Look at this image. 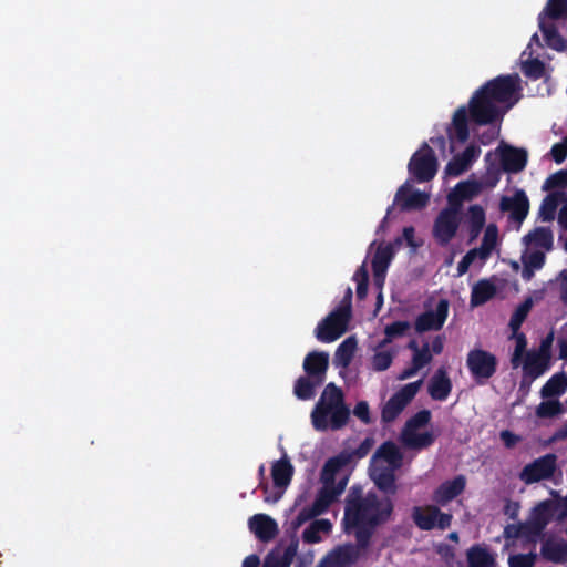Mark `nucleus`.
<instances>
[{
  "mask_svg": "<svg viewBox=\"0 0 567 567\" xmlns=\"http://www.w3.org/2000/svg\"><path fill=\"white\" fill-rule=\"evenodd\" d=\"M538 27L548 48L558 52L567 50V40L559 33L554 21L538 19Z\"/></svg>",
  "mask_w": 567,
  "mask_h": 567,
  "instance_id": "27",
  "label": "nucleus"
},
{
  "mask_svg": "<svg viewBox=\"0 0 567 567\" xmlns=\"http://www.w3.org/2000/svg\"><path fill=\"white\" fill-rule=\"evenodd\" d=\"M468 567H494L495 558L480 545H474L467 550Z\"/></svg>",
  "mask_w": 567,
  "mask_h": 567,
  "instance_id": "38",
  "label": "nucleus"
},
{
  "mask_svg": "<svg viewBox=\"0 0 567 567\" xmlns=\"http://www.w3.org/2000/svg\"><path fill=\"white\" fill-rule=\"evenodd\" d=\"M564 413V405L558 399H545L535 411L538 419H553Z\"/></svg>",
  "mask_w": 567,
  "mask_h": 567,
  "instance_id": "42",
  "label": "nucleus"
},
{
  "mask_svg": "<svg viewBox=\"0 0 567 567\" xmlns=\"http://www.w3.org/2000/svg\"><path fill=\"white\" fill-rule=\"evenodd\" d=\"M357 339L351 336L344 339L337 348L334 353V364L341 368H348L357 350Z\"/></svg>",
  "mask_w": 567,
  "mask_h": 567,
  "instance_id": "36",
  "label": "nucleus"
},
{
  "mask_svg": "<svg viewBox=\"0 0 567 567\" xmlns=\"http://www.w3.org/2000/svg\"><path fill=\"white\" fill-rule=\"evenodd\" d=\"M449 315V301L440 299L434 310H426L417 316L414 322L416 332L423 333L431 330H440Z\"/></svg>",
  "mask_w": 567,
  "mask_h": 567,
  "instance_id": "13",
  "label": "nucleus"
},
{
  "mask_svg": "<svg viewBox=\"0 0 567 567\" xmlns=\"http://www.w3.org/2000/svg\"><path fill=\"white\" fill-rule=\"evenodd\" d=\"M481 192V184L476 181H463L455 185L451 192L463 200H471Z\"/></svg>",
  "mask_w": 567,
  "mask_h": 567,
  "instance_id": "45",
  "label": "nucleus"
},
{
  "mask_svg": "<svg viewBox=\"0 0 567 567\" xmlns=\"http://www.w3.org/2000/svg\"><path fill=\"white\" fill-rule=\"evenodd\" d=\"M297 551H298V540L293 539L286 547V549L284 550V554L281 556L278 555V559L282 563L284 567H289L292 564L293 558L297 555Z\"/></svg>",
  "mask_w": 567,
  "mask_h": 567,
  "instance_id": "58",
  "label": "nucleus"
},
{
  "mask_svg": "<svg viewBox=\"0 0 567 567\" xmlns=\"http://www.w3.org/2000/svg\"><path fill=\"white\" fill-rule=\"evenodd\" d=\"M348 484V477L344 476L337 483V486L322 484L311 506L306 507L313 517L326 513L330 505L340 496Z\"/></svg>",
  "mask_w": 567,
  "mask_h": 567,
  "instance_id": "15",
  "label": "nucleus"
},
{
  "mask_svg": "<svg viewBox=\"0 0 567 567\" xmlns=\"http://www.w3.org/2000/svg\"><path fill=\"white\" fill-rule=\"evenodd\" d=\"M550 154L553 159L560 164L563 163L567 157V135L563 138L560 143H556L553 145L550 150Z\"/></svg>",
  "mask_w": 567,
  "mask_h": 567,
  "instance_id": "59",
  "label": "nucleus"
},
{
  "mask_svg": "<svg viewBox=\"0 0 567 567\" xmlns=\"http://www.w3.org/2000/svg\"><path fill=\"white\" fill-rule=\"evenodd\" d=\"M486 221L485 210L481 205H471L467 210V219L465 224L484 228Z\"/></svg>",
  "mask_w": 567,
  "mask_h": 567,
  "instance_id": "53",
  "label": "nucleus"
},
{
  "mask_svg": "<svg viewBox=\"0 0 567 567\" xmlns=\"http://www.w3.org/2000/svg\"><path fill=\"white\" fill-rule=\"evenodd\" d=\"M313 518V514L303 507L298 515L290 522L289 529L291 532H297L306 522Z\"/></svg>",
  "mask_w": 567,
  "mask_h": 567,
  "instance_id": "62",
  "label": "nucleus"
},
{
  "mask_svg": "<svg viewBox=\"0 0 567 567\" xmlns=\"http://www.w3.org/2000/svg\"><path fill=\"white\" fill-rule=\"evenodd\" d=\"M348 309H334L323 318L315 330L316 338L323 343L339 339L348 329L350 321Z\"/></svg>",
  "mask_w": 567,
  "mask_h": 567,
  "instance_id": "6",
  "label": "nucleus"
},
{
  "mask_svg": "<svg viewBox=\"0 0 567 567\" xmlns=\"http://www.w3.org/2000/svg\"><path fill=\"white\" fill-rule=\"evenodd\" d=\"M402 442L410 449L421 450L431 446L435 437L431 432L417 433L414 432H402Z\"/></svg>",
  "mask_w": 567,
  "mask_h": 567,
  "instance_id": "40",
  "label": "nucleus"
},
{
  "mask_svg": "<svg viewBox=\"0 0 567 567\" xmlns=\"http://www.w3.org/2000/svg\"><path fill=\"white\" fill-rule=\"evenodd\" d=\"M563 200H567V193L555 190L549 193L543 199L539 207V217L544 221H551L555 219L557 208Z\"/></svg>",
  "mask_w": 567,
  "mask_h": 567,
  "instance_id": "33",
  "label": "nucleus"
},
{
  "mask_svg": "<svg viewBox=\"0 0 567 567\" xmlns=\"http://www.w3.org/2000/svg\"><path fill=\"white\" fill-rule=\"evenodd\" d=\"M391 497H379L374 492L362 495L360 486L353 485L344 501L343 530L353 534L358 547L368 549L377 528L385 524L393 513Z\"/></svg>",
  "mask_w": 567,
  "mask_h": 567,
  "instance_id": "1",
  "label": "nucleus"
},
{
  "mask_svg": "<svg viewBox=\"0 0 567 567\" xmlns=\"http://www.w3.org/2000/svg\"><path fill=\"white\" fill-rule=\"evenodd\" d=\"M351 462L352 454H349L348 451H342L338 455L328 458L321 471L322 484L337 486L336 475L342 467L347 466Z\"/></svg>",
  "mask_w": 567,
  "mask_h": 567,
  "instance_id": "26",
  "label": "nucleus"
},
{
  "mask_svg": "<svg viewBox=\"0 0 567 567\" xmlns=\"http://www.w3.org/2000/svg\"><path fill=\"white\" fill-rule=\"evenodd\" d=\"M411 176L419 183L430 182L437 172V159L434 151L426 142L417 150L408 164Z\"/></svg>",
  "mask_w": 567,
  "mask_h": 567,
  "instance_id": "4",
  "label": "nucleus"
},
{
  "mask_svg": "<svg viewBox=\"0 0 567 567\" xmlns=\"http://www.w3.org/2000/svg\"><path fill=\"white\" fill-rule=\"evenodd\" d=\"M496 151L499 154V161L504 172L516 174L524 171L526 167L528 154L525 148H518L502 143Z\"/></svg>",
  "mask_w": 567,
  "mask_h": 567,
  "instance_id": "19",
  "label": "nucleus"
},
{
  "mask_svg": "<svg viewBox=\"0 0 567 567\" xmlns=\"http://www.w3.org/2000/svg\"><path fill=\"white\" fill-rule=\"evenodd\" d=\"M461 218H456L450 210H441L433 225V237L440 246H446L456 235Z\"/></svg>",
  "mask_w": 567,
  "mask_h": 567,
  "instance_id": "18",
  "label": "nucleus"
},
{
  "mask_svg": "<svg viewBox=\"0 0 567 567\" xmlns=\"http://www.w3.org/2000/svg\"><path fill=\"white\" fill-rule=\"evenodd\" d=\"M524 240L528 246L544 248L546 250L553 249L554 245L553 231L548 227L534 228L524 237Z\"/></svg>",
  "mask_w": 567,
  "mask_h": 567,
  "instance_id": "35",
  "label": "nucleus"
},
{
  "mask_svg": "<svg viewBox=\"0 0 567 567\" xmlns=\"http://www.w3.org/2000/svg\"><path fill=\"white\" fill-rule=\"evenodd\" d=\"M567 391V373L561 371L553 374L540 389L543 399H557Z\"/></svg>",
  "mask_w": 567,
  "mask_h": 567,
  "instance_id": "32",
  "label": "nucleus"
},
{
  "mask_svg": "<svg viewBox=\"0 0 567 567\" xmlns=\"http://www.w3.org/2000/svg\"><path fill=\"white\" fill-rule=\"evenodd\" d=\"M329 368V354L324 351H311L303 360V370L312 379L326 380V373Z\"/></svg>",
  "mask_w": 567,
  "mask_h": 567,
  "instance_id": "24",
  "label": "nucleus"
},
{
  "mask_svg": "<svg viewBox=\"0 0 567 567\" xmlns=\"http://www.w3.org/2000/svg\"><path fill=\"white\" fill-rule=\"evenodd\" d=\"M353 280L357 281V297L362 300L368 295L369 272L364 265L360 266L353 275Z\"/></svg>",
  "mask_w": 567,
  "mask_h": 567,
  "instance_id": "50",
  "label": "nucleus"
},
{
  "mask_svg": "<svg viewBox=\"0 0 567 567\" xmlns=\"http://www.w3.org/2000/svg\"><path fill=\"white\" fill-rule=\"evenodd\" d=\"M353 414L365 425L372 423L370 406L367 401H359L353 409Z\"/></svg>",
  "mask_w": 567,
  "mask_h": 567,
  "instance_id": "56",
  "label": "nucleus"
},
{
  "mask_svg": "<svg viewBox=\"0 0 567 567\" xmlns=\"http://www.w3.org/2000/svg\"><path fill=\"white\" fill-rule=\"evenodd\" d=\"M463 199H461L458 196L454 195L453 193H449L447 195V207L443 208L442 210H450L452 215L456 218H460L461 208L463 204Z\"/></svg>",
  "mask_w": 567,
  "mask_h": 567,
  "instance_id": "63",
  "label": "nucleus"
},
{
  "mask_svg": "<svg viewBox=\"0 0 567 567\" xmlns=\"http://www.w3.org/2000/svg\"><path fill=\"white\" fill-rule=\"evenodd\" d=\"M467 369L477 384H484L497 370L496 357L483 349H473L467 353Z\"/></svg>",
  "mask_w": 567,
  "mask_h": 567,
  "instance_id": "7",
  "label": "nucleus"
},
{
  "mask_svg": "<svg viewBox=\"0 0 567 567\" xmlns=\"http://www.w3.org/2000/svg\"><path fill=\"white\" fill-rule=\"evenodd\" d=\"M433 359V354L430 350L429 343H424L421 348V350H417L415 353H413L412 357V363L416 365V368H424Z\"/></svg>",
  "mask_w": 567,
  "mask_h": 567,
  "instance_id": "55",
  "label": "nucleus"
},
{
  "mask_svg": "<svg viewBox=\"0 0 567 567\" xmlns=\"http://www.w3.org/2000/svg\"><path fill=\"white\" fill-rule=\"evenodd\" d=\"M409 329L410 323L408 321L399 320L388 324L384 329L385 338L380 343V347L390 343L395 338L403 337Z\"/></svg>",
  "mask_w": 567,
  "mask_h": 567,
  "instance_id": "46",
  "label": "nucleus"
},
{
  "mask_svg": "<svg viewBox=\"0 0 567 567\" xmlns=\"http://www.w3.org/2000/svg\"><path fill=\"white\" fill-rule=\"evenodd\" d=\"M503 536L506 540L522 538L525 543L534 545V539L530 534H528V528L525 522L506 525L504 527Z\"/></svg>",
  "mask_w": 567,
  "mask_h": 567,
  "instance_id": "43",
  "label": "nucleus"
},
{
  "mask_svg": "<svg viewBox=\"0 0 567 567\" xmlns=\"http://www.w3.org/2000/svg\"><path fill=\"white\" fill-rule=\"evenodd\" d=\"M297 551H298V540L293 539L286 547V549L284 550V554L281 556L278 555V559L282 563L284 567H289L292 564L293 558L297 555Z\"/></svg>",
  "mask_w": 567,
  "mask_h": 567,
  "instance_id": "57",
  "label": "nucleus"
},
{
  "mask_svg": "<svg viewBox=\"0 0 567 567\" xmlns=\"http://www.w3.org/2000/svg\"><path fill=\"white\" fill-rule=\"evenodd\" d=\"M557 468V456L547 453L533 462L526 464L519 473V478L530 485L554 476Z\"/></svg>",
  "mask_w": 567,
  "mask_h": 567,
  "instance_id": "10",
  "label": "nucleus"
},
{
  "mask_svg": "<svg viewBox=\"0 0 567 567\" xmlns=\"http://www.w3.org/2000/svg\"><path fill=\"white\" fill-rule=\"evenodd\" d=\"M537 560V554L529 551L527 554H513L508 557V567H534Z\"/></svg>",
  "mask_w": 567,
  "mask_h": 567,
  "instance_id": "51",
  "label": "nucleus"
},
{
  "mask_svg": "<svg viewBox=\"0 0 567 567\" xmlns=\"http://www.w3.org/2000/svg\"><path fill=\"white\" fill-rule=\"evenodd\" d=\"M545 264V254L536 250L530 252L524 260L523 277L529 279L534 269H540Z\"/></svg>",
  "mask_w": 567,
  "mask_h": 567,
  "instance_id": "47",
  "label": "nucleus"
},
{
  "mask_svg": "<svg viewBox=\"0 0 567 567\" xmlns=\"http://www.w3.org/2000/svg\"><path fill=\"white\" fill-rule=\"evenodd\" d=\"M567 187V169H560L549 175L543 185V190Z\"/></svg>",
  "mask_w": 567,
  "mask_h": 567,
  "instance_id": "52",
  "label": "nucleus"
},
{
  "mask_svg": "<svg viewBox=\"0 0 567 567\" xmlns=\"http://www.w3.org/2000/svg\"><path fill=\"white\" fill-rule=\"evenodd\" d=\"M423 384L420 379L403 385L396 391L383 405L381 410V421L383 423H391L402 413L408 404L415 398Z\"/></svg>",
  "mask_w": 567,
  "mask_h": 567,
  "instance_id": "5",
  "label": "nucleus"
},
{
  "mask_svg": "<svg viewBox=\"0 0 567 567\" xmlns=\"http://www.w3.org/2000/svg\"><path fill=\"white\" fill-rule=\"evenodd\" d=\"M320 380L312 379L309 375L299 377L293 386V393L299 400H310L316 394V388L322 385Z\"/></svg>",
  "mask_w": 567,
  "mask_h": 567,
  "instance_id": "37",
  "label": "nucleus"
},
{
  "mask_svg": "<svg viewBox=\"0 0 567 567\" xmlns=\"http://www.w3.org/2000/svg\"><path fill=\"white\" fill-rule=\"evenodd\" d=\"M476 257H480L478 250L476 249H471L463 256L457 265V272L460 276L467 272L470 266L474 262Z\"/></svg>",
  "mask_w": 567,
  "mask_h": 567,
  "instance_id": "60",
  "label": "nucleus"
},
{
  "mask_svg": "<svg viewBox=\"0 0 567 567\" xmlns=\"http://www.w3.org/2000/svg\"><path fill=\"white\" fill-rule=\"evenodd\" d=\"M540 555L547 561L565 564L567 561V542L547 538L542 544Z\"/></svg>",
  "mask_w": 567,
  "mask_h": 567,
  "instance_id": "29",
  "label": "nucleus"
},
{
  "mask_svg": "<svg viewBox=\"0 0 567 567\" xmlns=\"http://www.w3.org/2000/svg\"><path fill=\"white\" fill-rule=\"evenodd\" d=\"M538 19L547 21L567 19V0H547L545 8L538 14Z\"/></svg>",
  "mask_w": 567,
  "mask_h": 567,
  "instance_id": "39",
  "label": "nucleus"
},
{
  "mask_svg": "<svg viewBox=\"0 0 567 567\" xmlns=\"http://www.w3.org/2000/svg\"><path fill=\"white\" fill-rule=\"evenodd\" d=\"M533 306V301L530 298L526 299L524 302H522L513 312L511 319H509V328L513 333H516L519 331L523 322L526 320L530 309Z\"/></svg>",
  "mask_w": 567,
  "mask_h": 567,
  "instance_id": "44",
  "label": "nucleus"
},
{
  "mask_svg": "<svg viewBox=\"0 0 567 567\" xmlns=\"http://www.w3.org/2000/svg\"><path fill=\"white\" fill-rule=\"evenodd\" d=\"M499 209L509 213V219L522 224L529 212V199L524 189H516L513 196H503Z\"/></svg>",
  "mask_w": 567,
  "mask_h": 567,
  "instance_id": "20",
  "label": "nucleus"
},
{
  "mask_svg": "<svg viewBox=\"0 0 567 567\" xmlns=\"http://www.w3.org/2000/svg\"><path fill=\"white\" fill-rule=\"evenodd\" d=\"M302 539L307 544H316L321 540L320 530L317 529L313 522L303 530Z\"/></svg>",
  "mask_w": 567,
  "mask_h": 567,
  "instance_id": "64",
  "label": "nucleus"
},
{
  "mask_svg": "<svg viewBox=\"0 0 567 567\" xmlns=\"http://www.w3.org/2000/svg\"><path fill=\"white\" fill-rule=\"evenodd\" d=\"M429 195L426 193L413 189L409 182L401 185L394 196V204L400 207L402 212L420 210L429 203Z\"/></svg>",
  "mask_w": 567,
  "mask_h": 567,
  "instance_id": "16",
  "label": "nucleus"
},
{
  "mask_svg": "<svg viewBox=\"0 0 567 567\" xmlns=\"http://www.w3.org/2000/svg\"><path fill=\"white\" fill-rule=\"evenodd\" d=\"M496 295V287L486 279L478 280L472 288L470 305L478 307L486 303Z\"/></svg>",
  "mask_w": 567,
  "mask_h": 567,
  "instance_id": "34",
  "label": "nucleus"
},
{
  "mask_svg": "<svg viewBox=\"0 0 567 567\" xmlns=\"http://www.w3.org/2000/svg\"><path fill=\"white\" fill-rule=\"evenodd\" d=\"M393 361V354L390 351H378L372 357V368L374 371L388 370Z\"/></svg>",
  "mask_w": 567,
  "mask_h": 567,
  "instance_id": "54",
  "label": "nucleus"
},
{
  "mask_svg": "<svg viewBox=\"0 0 567 567\" xmlns=\"http://www.w3.org/2000/svg\"><path fill=\"white\" fill-rule=\"evenodd\" d=\"M293 475V466L287 458H281L276 461L271 467V477L276 488H279L280 492H277L274 496L268 495L269 486L266 483H260L259 487L264 491L265 502H277L284 493V489L290 484Z\"/></svg>",
  "mask_w": 567,
  "mask_h": 567,
  "instance_id": "12",
  "label": "nucleus"
},
{
  "mask_svg": "<svg viewBox=\"0 0 567 567\" xmlns=\"http://www.w3.org/2000/svg\"><path fill=\"white\" fill-rule=\"evenodd\" d=\"M395 471L396 468L391 467H375L371 473L375 486L386 494L385 497L394 496L398 492Z\"/></svg>",
  "mask_w": 567,
  "mask_h": 567,
  "instance_id": "28",
  "label": "nucleus"
},
{
  "mask_svg": "<svg viewBox=\"0 0 567 567\" xmlns=\"http://www.w3.org/2000/svg\"><path fill=\"white\" fill-rule=\"evenodd\" d=\"M557 509L558 504L551 499L542 501L530 509L525 523L528 534L534 539V545L544 536V530L554 518Z\"/></svg>",
  "mask_w": 567,
  "mask_h": 567,
  "instance_id": "8",
  "label": "nucleus"
},
{
  "mask_svg": "<svg viewBox=\"0 0 567 567\" xmlns=\"http://www.w3.org/2000/svg\"><path fill=\"white\" fill-rule=\"evenodd\" d=\"M412 519L421 530H432L434 528L444 530L451 526L453 516L452 514L441 512L434 505H427L425 507L414 506Z\"/></svg>",
  "mask_w": 567,
  "mask_h": 567,
  "instance_id": "9",
  "label": "nucleus"
},
{
  "mask_svg": "<svg viewBox=\"0 0 567 567\" xmlns=\"http://www.w3.org/2000/svg\"><path fill=\"white\" fill-rule=\"evenodd\" d=\"M517 90V75H499L491 81H487L480 87V93H485L495 103H508L507 109L512 107L514 102H511L514 93Z\"/></svg>",
  "mask_w": 567,
  "mask_h": 567,
  "instance_id": "11",
  "label": "nucleus"
},
{
  "mask_svg": "<svg viewBox=\"0 0 567 567\" xmlns=\"http://www.w3.org/2000/svg\"><path fill=\"white\" fill-rule=\"evenodd\" d=\"M468 116L477 125L492 124L502 118L503 113L492 99L480 89L474 92L468 105L460 106L453 114L451 126L446 134L451 142L465 143L470 137Z\"/></svg>",
  "mask_w": 567,
  "mask_h": 567,
  "instance_id": "2",
  "label": "nucleus"
},
{
  "mask_svg": "<svg viewBox=\"0 0 567 567\" xmlns=\"http://www.w3.org/2000/svg\"><path fill=\"white\" fill-rule=\"evenodd\" d=\"M498 239V227L496 224H488L485 228L484 236L478 250L480 258L486 259L495 249Z\"/></svg>",
  "mask_w": 567,
  "mask_h": 567,
  "instance_id": "41",
  "label": "nucleus"
},
{
  "mask_svg": "<svg viewBox=\"0 0 567 567\" xmlns=\"http://www.w3.org/2000/svg\"><path fill=\"white\" fill-rule=\"evenodd\" d=\"M481 148L477 145L470 144L465 150L453 156L446 164L445 172L451 176H460L471 168L472 164L480 157Z\"/></svg>",
  "mask_w": 567,
  "mask_h": 567,
  "instance_id": "21",
  "label": "nucleus"
},
{
  "mask_svg": "<svg viewBox=\"0 0 567 567\" xmlns=\"http://www.w3.org/2000/svg\"><path fill=\"white\" fill-rule=\"evenodd\" d=\"M349 419L350 410L342 390L333 382L328 383L311 412L312 426L317 431H338L348 424Z\"/></svg>",
  "mask_w": 567,
  "mask_h": 567,
  "instance_id": "3",
  "label": "nucleus"
},
{
  "mask_svg": "<svg viewBox=\"0 0 567 567\" xmlns=\"http://www.w3.org/2000/svg\"><path fill=\"white\" fill-rule=\"evenodd\" d=\"M466 486L464 475H457L453 480L443 482L433 493V501L440 505H446L449 502L461 495Z\"/></svg>",
  "mask_w": 567,
  "mask_h": 567,
  "instance_id": "23",
  "label": "nucleus"
},
{
  "mask_svg": "<svg viewBox=\"0 0 567 567\" xmlns=\"http://www.w3.org/2000/svg\"><path fill=\"white\" fill-rule=\"evenodd\" d=\"M522 71L526 78L539 80L545 75V63L539 59L527 60L523 62Z\"/></svg>",
  "mask_w": 567,
  "mask_h": 567,
  "instance_id": "49",
  "label": "nucleus"
},
{
  "mask_svg": "<svg viewBox=\"0 0 567 567\" xmlns=\"http://www.w3.org/2000/svg\"><path fill=\"white\" fill-rule=\"evenodd\" d=\"M360 550L363 549L358 547V543L338 546L328 553L316 567H351L359 559Z\"/></svg>",
  "mask_w": 567,
  "mask_h": 567,
  "instance_id": "14",
  "label": "nucleus"
},
{
  "mask_svg": "<svg viewBox=\"0 0 567 567\" xmlns=\"http://www.w3.org/2000/svg\"><path fill=\"white\" fill-rule=\"evenodd\" d=\"M377 458L384 460L391 468L399 470L403 463V454L396 444L392 441L382 443L372 456V462Z\"/></svg>",
  "mask_w": 567,
  "mask_h": 567,
  "instance_id": "31",
  "label": "nucleus"
},
{
  "mask_svg": "<svg viewBox=\"0 0 567 567\" xmlns=\"http://www.w3.org/2000/svg\"><path fill=\"white\" fill-rule=\"evenodd\" d=\"M431 411L426 409L416 412L406 421L402 432H414L420 427L426 426L431 421Z\"/></svg>",
  "mask_w": 567,
  "mask_h": 567,
  "instance_id": "48",
  "label": "nucleus"
},
{
  "mask_svg": "<svg viewBox=\"0 0 567 567\" xmlns=\"http://www.w3.org/2000/svg\"><path fill=\"white\" fill-rule=\"evenodd\" d=\"M402 244V238L398 237L394 239L393 244H388L385 246H379L374 256L372 258V271L374 277V284L380 289L384 285L386 270L394 257V247L393 245L400 246Z\"/></svg>",
  "mask_w": 567,
  "mask_h": 567,
  "instance_id": "17",
  "label": "nucleus"
},
{
  "mask_svg": "<svg viewBox=\"0 0 567 567\" xmlns=\"http://www.w3.org/2000/svg\"><path fill=\"white\" fill-rule=\"evenodd\" d=\"M549 355L534 351L527 352L523 362V372L530 375L532 379H537L549 368Z\"/></svg>",
  "mask_w": 567,
  "mask_h": 567,
  "instance_id": "30",
  "label": "nucleus"
},
{
  "mask_svg": "<svg viewBox=\"0 0 567 567\" xmlns=\"http://www.w3.org/2000/svg\"><path fill=\"white\" fill-rule=\"evenodd\" d=\"M249 529L264 543L272 540L278 534L277 522L267 514H256L249 518Z\"/></svg>",
  "mask_w": 567,
  "mask_h": 567,
  "instance_id": "22",
  "label": "nucleus"
},
{
  "mask_svg": "<svg viewBox=\"0 0 567 567\" xmlns=\"http://www.w3.org/2000/svg\"><path fill=\"white\" fill-rule=\"evenodd\" d=\"M427 391L436 401H445L452 391V381L444 367L439 368L429 381Z\"/></svg>",
  "mask_w": 567,
  "mask_h": 567,
  "instance_id": "25",
  "label": "nucleus"
},
{
  "mask_svg": "<svg viewBox=\"0 0 567 567\" xmlns=\"http://www.w3.org/2000/svg\"><path fill=\"white\" fill-rule=\"evenodd\" d=\"M373 444H374V440L372 437H365L357 449H354L353 451L348 452V453L352 454V458L353 457L359 458V460L363 458L369 454Z\"/></svg>",
  "mask_w": 567,
  "mask_h": 567,
  "instance_id": "61",
  "label": "nucleus"
}]
</instances>
